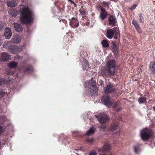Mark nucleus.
Returning <instances> with one entry per match:
<instances>
[{"mask_svg": "<svg viewBox=\"0 0 155 155\" xmlns=\"http://www.w3.org/2000/svg\"><path fill=\"white\" fill-rule=\"evenodd\" d=\"M33 14L31 9L28 7L21 8L20 20L24 24H31L32 21Z\"/></svg>", "mask_w": 155, "mask_h": 155, "instance_id": "1", "label": "nucleus"}, {"mask_svg": "<svg viewBox=\"0 0 155 155\" xmlns=\"http://www.w3.org/2000/svg\"><path fill=\"white\" fill-rule=\"evenodd\" d=\"M95 84L96 82L91 80L89 81H86L84 86L87 88H89L91 89L90 91L88 92V94L93 95L97 94V89Z\"/></svg>", "mask_w": 155, "mask_h": 155, "instance_id": "2", "label": "nucleus"}, {"mask_svg": "<svg viewBox=\"0 0 155 155\" xmlns=\"http://www.w3.org/2000/svg\"><path fill=\"white\" fill-rule=\"evenodd\" d=\"M151 130L147 128H145L141 131L140 134L142 139L144 141L148 139L151 135Z\"/></svg>", "mask_w": 155, "mask_h": 155, "instance_id": "3", "label": "nucleus"}, {"mask_svg": "<svg viewBox=\"0 0 155 155\" xmlns=\"http://www.w3.org/2000/svg\"><path fill=\"white\" fill-rule=\"evenodd\" d=\"M97 120L100 123L103 124L109 121V118L104 114H100L96 116Z\"/></svg>", "mask_w": 155, "mask_h": 155, "instance_id": "4", "label": "nucleus"}, {"mask_svg": "<svg viewBox=\"0 0 155 155\" xmlns=\"http://www.w3.org/2000/svg\"><path fill=\"white\" fill-rule=\"evenodd\" d=\"M101 74L103 76H107L114 74V73L107 67L106 68L103 67L101 70Z\"/></svg>", "mask_w": 155, "mask_h": 155, "instance_id": "5", "label": "nucleus"}, {"mask_svg": "<svg viewBox=\"0 0 155 155\" xmlns=\"http://www.w3.org/2000/svg\"><path fill=\"white\" fill-rule=\"evenodd\" d=\"M115 88L113 85L109 84L107 85L105 87L104 91L105 94H107L113 92L115 90Z\"/></svg>", "mask_w": 155, "mask_h": 155, "instance_id": "6", "label": "nucleus"}, {"mask_svg": "<svg viewBox=\"0 0 155 155\" xmlns=\"http://www.w3.org/2000/svg\"><path fill=\"white\" fill-rule=\"evenodd\" d=\"M102 101L104 105L108 106L111 105L112 102L110 96L103 97L102 98Z\"/></svg>", "mask_w": 155, "mask_h": 155, "instance_id": "7", "label": "nucleus"}, {"mask_svg": "<svg viewBox=\"0 0 155 155\" xmlns=\"http://www.w3.org/2000/svg\"><path fill=\"white\" fill-rule=\"evenodd\" d=\"M115 64L116 62L114 60H110L107 63V67L110 69L112 70L115 73Z\"/></svg>", "mask_w": 155, "mask_h": 155, "instance_id": "8", "label": "nucleus"}, {"mask_svg": "<svg viewBox=\"0 0 155 155\" xmlns=\"http://www.w3.org/2000/svg\"><path fill=\"white\" fill-rule=\"evenodd\" d=\"M115 64L116 62L114 60H110L107 63V67L110 69L112 70L115 73Z\"/></svg>", "mask_w": 155, "mask_h": 155, "instance_id": "9", "label": "nucleus"}, {"mask_svg": "<svg viewBox=\"0 0 155 155\" xmlns=\"http://www.w3.org/2000/svg\"><path fill=\"white\" fill-rule=\"evenodd\" d=\"M110 144L108 143H106L104 145L102 148H98L97 150L98 152H104L108 151L110 149Z\"/></svg>", "mask_w": 155, "mask_h": 155, "instance_id": "10", "label": "nucleus"}, {"mask_svg": "<svg viewBox=\"0 0 155 155\" xmlns=\"http://www.w3.org/2000/svg\"><path fill=\"white\" fill-rule=\"evenodd\" d=\"M109 130L113 131L114 133H117L119 131L118 124L117 123H113L109 128Z\"/></svg>", "mask_w": 155, "mask_h": 155, "instance_id": "11", "label": "nucleus"}, {"mask_svg": "<svg viewBox=\"0 0 155 155\" xmlns=\"http://www.w3.org/2000/svg\"><path fill=\"white\" fill-rule=\"evenodd\" d=\"M12 33L10 28L8 27L5 28L4 35L6 38L9 39L12 36Z\"/></svg>", "mask_w": 155, "mask_h": 155, "instance_id": "12", "label": "nucleus"}, {"mask_svg": "<svg viewBox=\"0 0 155 155\" xmlns=\"http://www.w3.org/2000/svg\"><path fill=\"white\" fill-rule=\"evenodd\" d=\"M115 33V30L111 29H109L107 30L106 32V36L109 39L112 38Z\"/></svg>", "mask_w": 155, "mask_h": 155, "instance_id": "13", "label": "nucleus"}, {"mask_svg": "<svg viewBox=\"0 0 155 155\" xmlns=\"http://www.w3.org/2000/svg\"><path fill=\"white\" fill-rule=\"evenodd\" d=\"M70 23L72 27L74 26L75 27H77L79 25V22L78 20L74 17H73L71 18Z\"/></svg>", "mask_w": 155, "mask_h": 155, "instance_id": "14", "label": "nucleus"}, {"mask_svg": "<svg viewBox=\"0 0 155 155\" xmlns=\"http://www.w3.org/2000/svg\"><path fill=\"white\" fill-rule=\"evenodd\" d=\"M100 9L101 12L100 13V17L102 20H103L107 17V13L104 8L101 7Z\"/></svg>", "mask_w": 155, "mask_h": 155, "instance_id": "15", "label": "nucleus"}, {"mask_svg": "<svg viewBox=\"0 0 155 155\" xmlns=\"http://www.w3.org/2000/svg\"><path fill=\"white\" fill-rule=\"evenodd\" d=\"M9 59V56L8 54L5 52L2 53V56L0 58V61L1 62H5L8 60Z\"/></svg>", "mask_w": 155, "mask_h": 155, "instance_id": "16", "label": "nucleus"}, {"mask_svg": "<svg viewBox=\"0 0 155 155\" xmlns=\"http://www.w3.org/2000/svg\"><path fill=\"white\" fill-rule=\"evenodd\" d=\"M109 24L110 25L114 26L116 23V18L113 15L111 16L109 19Z\"/></svg>", "mask_w": 155, "mask_h": 155, "instance_id": "17", "label": "nucleus"}, {"mask_svg": "<svg viewBox=\"0 0 155 155\" xmlns=\"http://www.w3.org/2000/svg\"><path fill=\"white\" fill-rule=\"evenodd\" d=\"M14 27L16 31L18 32H22L23 28L22 26L18 23H15L14 24Z\"/></svg>", "mask_w": 155, "mask_h": 155, "instance_id": "18", "label": "nucleus"}, {"mask_svg": "<svg viewBox=\"0 0 155 155\" xmlns=\"http://www.w3.org/2000/svg\"><path fill=\"white\" fill-rule=\"evenodd\" d=\"M18 50V47L12 45L8 48L9 51L14 54L16 53Z\"/></svg>", "mask_w": 155, "mask_h": 155, "instance_id": "19", "label": "nucleus"}, {"mask_svg": "<svg viewBox=\"0 0 155 155\" xmlns=\"http://www.w3.org/2000/svg\"><path fill=\"white\" fill-rule=\"evenodd\" d=\"M95 131V129L94 127H91L86 133V134L87 135H91L93 134Z\"/></svg>", "mask_w": 155, "mask_h": 155, "instance_id": "20", "label": "nucleus"}, {"mask_svg": "<svg viewBox=\"0 0 155 155\" xmlns=\"http://www.w3.org/2000/svg\"><path fill=\"white\" fill-rule=\"evenodd\" d=\"M17 4L15 1H12L7 3V5L10 7H13L16 6Z\"/></svg>", "mask_w": 155, "mask_h": 155, "instance_id": "21", "label": "nucleus"}, {"mask_svg": "<svg viewBox=\"0 0 155 155\" xmlns=\"http://www.w3.org/2000/svg\"><path fill=\"white\" fill-rule=\"evenodd\" d=\"M17 63L16 61H13L8 64V67L10 68H15L17 66Z\"/></svg>", "mask_w": 155, "mask_h": 155, "instance_id": "22", "label": "nucleus"}, {"mask_svg": "<svg viewBox=\"0 0 155 155\" xmlns=\"http://www.w3.org/2000/svg\"><path fill=\"white\" fill-rule=\"evenodd\" d=\"M146 97H141L138 98V102L139 104L145 103L146 102Z\"/></svg>", "mask_w": 155, "mask_h": 155, "instance_id": "23", "label": "nucleus"}, {"mask_svg": "<svg viewBox=\"0 0 155 155\" xmlns=\"http://www.w3.org/2000/svg\"><path fill=\"white\" fill-rule=\"evenodd\" d=\"M104 48H107L109 46L108 41L105 40H103L101 42Z\"/></svg>", "mask_w": 155, "mask_h": 155, "instance_id": "24", "label": "nucleus"}, {"mask_svg": "<svg viewBox=\"0 0 155 155\" xmlns=\"http://www.w3.org/2000/svg\"><path fill=\"white\" fill-rule=\"evenodd\" d=\"M120 102H117L113 106V107L115 108V110L117 112H118L120 110V108L118 106Z\"/></svg>", "mask_w": 155, "mask_h": 155, "instance_id": "25", "label": "nucleus"}, {"mask_svg": "<svg viewBox=\"0 0 155 155\" xmlns=\"http://www.w3.org/2000/svg\"><path fill=\"white\" fill-rule=\"evenodd\" d=\"M132 24L135 26L137 30L139 32L140 31V27L137 22L133 20L132 21Z\"/></svg>", "mask_w": 155, "mask_h": 155, "instance_id": "26", "label": "nucleus"}, {"mask_svg": "<svg viewBox=\"0 0 155 155\" xmlns=\"http://www.w3.org/2000/svg\"><path fill=\"white\" fill-rule=\"evenodd\" d=\"M13 42L15 43H18L21 41V38L18 36H15L13 38Z\"/></svg>", "mask_w": 155, "mask_h": 155, "instance_id": "27", "label": "nucleus"}, {"mask_svg": "<svg viewBox=\"0 0 155 155\" xmlns=\"http://www.w3.org/2000/svg\"><path fill=\"white\" fill-rule=\"evenodd\" d=\"M150 67L152 71L154 73H155V62H151Z\"/></svg>", "mask_w": 155, "mask_h": 155, "instance_id": "28", "label": "nucleus"}, {"mask_svg": "<svg viewBox=\"0 0 155 155\" xmlns=\"http://www.w3.org/2000/svg\"><path fill=\"white\" fill-rule=\"evenodd\" d=\"M9 14L12 16H15L17 15V12L14 10H12L8 12Z\"/></svg>", "mask_w": 155, "mask_h": 155, "instance_id": "29", "label": "nucleus"}, {"mask_svg": "<svg viewBox=\"0 0 155 155\" xmlns=\"http://www.w3.org/2000/svg\"><path fill=\"white\" fill-rule=\"evenodd\" d=\"M138 15L139 17V21L141 23H143L144 20L142 14L141 13H139L138 14Z\"/></svg>", "mask_w": 155, "mask_h": 155, "instance_id": "30", "label": "nucleus"}, {"mask_svg": "<svg viewBox=\"0 0 155 155\" xmlns=\"http://www.w3.org/2000/svg\"><path fill=\"white\" fill-rule=\"evenodd\" d=\"M6 120L5 117L3 116H0V123H2L3 121H5Z\"/></svg>", "mask_w": 155, "mask_h": 155, "instance_id": "31", "label": "nucleus"}, {"mask_svg": "<svg viewBox=\"0 0 155 155\" xmlns=\"http://www.w3.org/2000/svg\"><path fill=\"white\" fill-rule=\"evenodd\" d=\"M134 150L135 153H138L140 151V149L137 146L134 147Z\"/></svg>", "mask_w": 155, "mask_h": 155, "instance_id": "32", "label": "nucleus"}, {"mask_svg": "<svg viewBox=\"0 0 155 155\" xmlns=\"http://www.w3.org/2000/svg\"><path fill=\"white\" fill-rule=\"evenodd\" d=\"M99 128L101 130H104L106 128V125H102L99 126Z\"/></svg>", "mask_w": 155, "mask_h": 155, "instance_id": "33", "label": "nucleus"}, {"mask_svg": "<svg viewBox=\"0 0 155 155\" xmlns=\"http://www.w3.org/2000/svg\"><path fill=\"white\" fill-rule=\"evenodd\" d=\"M97 153L94 151H91L88 155H97Z\"/></svg>", "mask_w": 155, "mask_h": 155, "instance_id": "34", "label": "nucleus"}, {"mask_svg": "<svg viewBox=\"0 0 155 155\" xmlns=\"http://www.w3.org/2000/svg\"><path fill=\"white\" fill-rule=\"evenodd\" d=\"M7 73L9 75H13V72H12L10 70H7L6 71Z\"/></svg>", "mask_w": 155, "mask_h": 155, "instance_id": "35", "label": "nucleus"}, {"mask_svg": "<svg viewBox=\"0 0 155 155\" xmlns=\"http://www.w3.org/2000/svg\"><path fill=\"white\" fill-rule=\"evenodd\" d=\"M112 47L113 49H115L116 48L117 46L116 44L114 42H112Z\"/></svg>", "mask_w": 155, "mask_h": 155, "instance_id": "36", "label": "nucleus"}, {"mask_svg": "<svg viewBox=\"0 0 155 155\" xmlns=\"http://www.w3.org/2000/svg\"><path fill=\"white\" fill-rule=\"evenodd\" d=\"M103 4L104 5L108 6L110 5V2H106L104 1L103 2Z\"/></svg>", "mask_w": 155, "mask_h": 155, "instance_id": "37", "label": "nucleus"}, {"mask_svg": "<svg viewBox=\"0 0 155 155\" xmlns=\"http://www.w3.org/2000/svg\"><path fill=\"white\" fill-rule=\"evenodd\" d=\"M4 132V130L2 127L0 125V135Z\"/></svg>", "mask_w": 155, "mask_h": 155, "instance_id": "38", "label": "nucleus"}, {"mask_svg": "<svg viewBox=\"0 0 155 155\" xmlns=\"http://www.w3.org/2000/svg\"><path fill=\"white\" fill-rule=\"evenodd\" d=\"M5 81V80L3 78H2L0 79V85L3 84Z\"/></svg>", "mask_w": 155, "mask_h": 155, "instance_id": "39", "label": "nucleus"}, {"mask_svg": "<svg viewBox=\"0 0 155 155\" xmlns=\"http://www.w3.org/2000/svg\"><path fill=\"white\" fill-rule=\"evenodd\" d=\"M137 6V5H136L135 4L133 5H132V6L131 7V8H130V10H132L134 9Z\"/></svg>", "mask_w": 155, "mask_h": 155, "instance_id": "40", "label": "nucleus"}, {"mask_svg": "<svg viewBox=\"0 0 155 155\" xmlns=\"http://www.w3.org/2000/svg\"><path fill=\"white\" fill-rule=\"evenodd\" d=\"M30 70V68L27 67L25 68V72L29 71Z\"/></svg>", "mask_w": 155, "mask_h": 155, "instance_id": "41", "label": "nucleus"}, {"mask_svg": "<svg viewBox=\"0 0 155 155\" xmlns=\"http://www.w3.org/2000/svg\"><path fill=\"white\" fill-rule=\"evenodd\" d=\"M93 141V139H88L87 140V142H88L90 143H92Z\"/></svg>", "mask_w": 155, "mask_h": 155, "instance_id": "42", "label": "nucleus"}, {"mask_svg": "<svg viewBox=\"0 0 155 155\" xmlns=\"http://www.w3.org/2000/svg\"><path fill=\"white\" fill-rule=\"evenodd\" d=\"M3 28V25L2 24V23L0 22V30L2 29Z\"/></svg>", "mask_w": 155, "mask_h": 155, "instance_id": "43", "label": "nucleus"}, {"mask_svg": "<svg viewBox=\"0 0 155 155\" xmlns=\"http://www.w3.org/2000/svg\"><path fill=\"white\" fill-rule=\"evenodd\" d=\"M138 71L139 73H140V72H141L142 71L141 69V68H140V67H139V68H138Z\"/></svg>", "mask_w": 155, "mask_h": 155, "instance_id": "44", "label": "nucleus"}, {"mask_svg": "<svg viewBox=\"0 0 155 155\" xmlns=\"http://www.w3.org/2000/svg\"><path fill=\"white\" fill-rule=\"evenodd\" d=\"M7 43H5L3 45V47H5L6 46V45H7Z\"/></svg>", "mask_w": 155, "mask_h": 155, "instance_id": "45", "label": "nucleus"}, {"mask_svg": "<svg viewBox=\"0 0 155 155\" xmlns=\"http://www.w3.org/2000/svg\"><path fill=\"white\" fill-rule=\"evenodd\" d=\"M68 1L71 2V3H74V4H75L74 3V2L72 1V0H68Z\"/></svg>", "mask_w": 155, "mask_h": 155, "instance_id": "46", "label": "nucleus"}, {"mask_svg": "<svg viewBox=\"0 0 155 155\" xmlns=\"http://www.w3.org/2000/svg\"><path fill=\"white\" fill-rule=\"evenodd\" d=\"M2 40L1 39V38L0 37V45L2 44Z\"/></svg>", "mask_w": 155, "mask_h": 155, "instance_id": "47", "label": "nucleus"}, {"mask_svg": "<svg viewBox=\"0 0 155 155\" xmlns=\"http://www.w3.org/2000/svg\"><path fill=\"white\" fill-rule=\"evenodd\" d=\"M81 14H82V15H83V14H84V12H81Z\"/></svg>", "mask_w": 155, "mask_h": 155, "instance_id": "48", "label": "nucleus"}, {"mask_svg": "<svg viewBox=\"0 0 155 155\" xmlns=\"http://www.w3.org/2000/svg\"><path fill=\"white\" fill-rule=\"evenodd\" d=\"M86 65H85V67H86V66H88V65H87V62L86 61Z\"/></svg>", "mask_w": 155, "mask_h": 155, "instance_id": "49", "label": "nucleus"}, {"mask_svg": "<svg viewBox=\"0 0 155 155\" xmlns=\"http://www.w3.org/2000/svg\"><path fill=\"white\" fill-rule=\"evenodd\" d=\"M99 155H107L105 154H100Z\"/></svg>", "mask_w": 155, "mask_h": 155, "instance_id": "50", "label": "nucleus"}, {"mask_svg": "<svg viewBox=\"0 0 155 155\" xmlns=\"http://www.w3.org/2000/svg\"><path fill=\"white\" fill-rule=\"evenodd\" d=\"M73 22H74V23H75V20L74 19H73Z\"/></svg>", "mask_w": 155, "mask_h": 155, "instance_id": "51", "label": "nucleus"}, {"mask_svg": "<svg viewBox=\"0 0 155 155\" xmlns=\"http://www.w3.org/2000/svg\"><path fill=\"white\" fill-rule=\"evenodd\" d=\"M154 110L155 111V108L154 107Z\"/></svg>", "mask_w": 155, "mask_h": 155, "instance_id": "52", "label": "nucleus"}, {"mask_svg": "<svg viewBox=\"0 0 155 155\" xmlns=\"http://www.w3.org/2000/svg\"><path fill=\"white\" fill-rule=\"evenodd\" d=\"M102 81V80H100V81Z\"/></svg>", "mask_w": 155, "mask_h": 155, "instance_id": "53", "label": "nucleus"}, {"mask_svg": "<svg viewBox=\"0 0 155 155\" xmlns=\"http://www.w3.org/2000/svg\"><path fill=\"white\" fill-rule=\"evenodd\" d=\"M82 66H83L84 67V66L83 65H82Z\"/></svg>", "mask_w": 155, "mask_h": 155, "instance_id": "54", "label": "nucleus"}, {"mask_svg": "<svg viewBox=\"0 0 155 155\" xmlns=\"http://www.w3.org/2000/svg\"><path fill=\"white\" fill-rule=\"evenodd\" d=\"M110 155H111V154H110Z\"/></svg>", "mask_w": 155, "mask_h": 155, "instance_id": "55", "label": "nucleus"}]
</instances>
